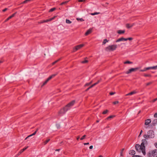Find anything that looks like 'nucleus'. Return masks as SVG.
Instances as JSON below:
<instances>
[{"instance_id": "de8ad7c7", "label": "nucleus", "mask_w": 157, "mask_h": 157, "mask_svg": "<svg viewBox=\"0 0 157 157\" xmlns=\"http://www.w3.org/2000/svg\"><path fill=\"white\" fill-rule=\"evenodd\" d=\"M133 39V38L132 37H129L128 38V40H131Z\"/></svg>"}, {"instance_id": "052dcab7", "label": "nucleus", "mask_w": 157, "mask_h": 157, "mask_svg": "<svg viewBox=\"0 0 157 157\" xmlns=\"http://www.w3.org/2000/svg\"><path fill=\"white\" fill-rule=\"evenodd\" d=\"M156 100H157V98H155V99H154L153 101L154 102V101H156Z\"/></svg>"}, {"instance_id": "2f4dec72", "label": "nucleus", "mask_w": 157, "mask_h": 157, "mask_svg": "<svg viewBox=\"0 0 157 157\" xmlns=\"http://www.w3.org/2000/svg\"><path fill=\"white\" fill-rule=\"evenodd\" d=\"M108 110L107 109H106L105 110H104L102 113V114H106L108 112Z\"/></svg>"}, {"instance_id": "864d4df0", "label": "nucleus", "mask_w": 157, "mask_h": 157, "mask_svg": "<svg viewBox=\"0 0 157 157\" xmlns=\"http://www.w3.org/2000/svg\"><path fill=\"white\" fill-rule=\"evenodd\" d=\"M101 81V79L99 80L96 83H97V84L100 82Z\"/></svg>"}, {"instance_id": "5fc2aeb1", "label": "nucleus", "mask_w": 157, "mask_h": 157, "mask_svg": "<svg viewBox=\"0 0 157 157\" xmlns=\"http://www.w3.org/2000/svg\"><path fill=\"white\" fill-rule=\"evenodd\" d=\"M36 132L35 131L33 134H32V135L33 136L34 135L36 134Z\"/></svg>"}, {"instance_id": "a18cd8bd", "label": "nucleus", "mask_w": 157, "mask_h": 157, "mask_svg": "<svg viewBox=\"0 0 157 157\" xmlns=\"http://www.w3.org/2000/svg\"><path fill=\"white\" fill-rule=\"evenodd\" d=\"M97 84V83H96L95 82V83H94V84H93L92 85H91V87H94V86H95Z\"/></svg>"}, {"instance_id": "f03ea898", "label": "nucleus", "mask_w": 157, "mask_h": 157, "mask_svg": "<svg viewBox=\"0 0 157 157\" xmlns=\"http://www.w3.org/2000/svg\"><path fill=\"white\" fill-rule=\"evenodd\" d=\"M144 137L145 139L149 138H153L154 137V131L152 130H150L147 132V134H145L143 136Z\"/></svg>"}, {"instance_id": "37998d69", "label": "nucleus", "mask_w": 157, "mask_h": 157, "mask_svg": "<svg viewBox=\"0 0 157 157\" xmlns=\"http://www.w3.org/2000/svg\"><path fill=\"white\" fill-rule=\"evenodd\" d=\"M152 82H149L148 83H147V84H146V86H149V85L151 84V83H152Z\"/></svg>"}, {"instance_id": "4d7b16f0", "label": "nucleus", "mask_w": 157, "mask_h": 157, "mask_svg": "<svg viewBox=\"0 0 157 157\" xmlns=\"http://www.w3.org/2000/svg\"><path fill=\"white\" fill-rule=\"evenodd\" d=\"M80 138V136H78L77 137V140H78Z\"/></svg>"}, {"instance_id": "58836bf2", "label": "nucleus", "mask_w": 157, "mask_h": 157, "mask_svg": "<svg viewBox=\"0 0 157 157\" xmlns=\"http://www.w3.org/2000/svg\"><path fill=\"white\" fill-rule=\"evenodd\" d=\"M92 88V87H91V86L89 87L86 90H85V91H87L90 89Z\"/></svg>"}, {"instance_id": "ddd939ff", "label": "nucleus", "mask_w": 157, "mask_h": 157, "mask_svg": "<svg viewBox=\"0 0 157 157\" xmlns=\"http://www.w3.org/2000/svg\"><path fill=\"white\" fill-rule=\"evenodd\" d=\"M135 25L134 23H133L132 24L127 23L126 25V27L127 29H130L131 28L133 25Z\"/></svg>"}, {"instance_id": "72a5a7b5", "label": "nucleus", "mask_w": 157, "mask_h": 157, "mask_svg": "<svg viewBox=\"0 0 157 157\" xmlns=\"http://www.w3.org/2000/svg\"><path fill=\"white\" fill-rule=\"evenodd\" d=\"M86 135H83L80 139V140H82L84 139L86 137Z\"/></svg>"}, {"instance_id": "0eeeda50", "label": "nucleus", "mask_w": 157, "mask_h": 157, "mask_svg": "<svg viewBox=\"0 0 157 157\" xmlns=\"http://www.w3.org/2000/svg\"><path fill=\"white\" fill-rule=\"evenodd\" d=\"M139 69V68L138 67H136L135 68H131L129 69L128 71H127L125 73L128 74L130 73H131L132 72H135L137 70Z\"/></svg>"}, {"instance_id": "1a4fd4ad", "label": "nucleus", "mask_w": 157, "mask_h": 157, "mask_svg": "<svg viewBox=\"0 0 157 157\" xmlns=\"http://www.w3.org/2000/svg\"><path fill=\"white\" fill-rule=\"evenodd\" d=\"M157 124V119H155L152 121L150 126L151 128H153Z\"/></svg>"}, {"instance_id": "393cba45", "label": "nucleus", "mask_w": 157, "mask_h": 157, "mask_svg": "<svg viewBox=\"0 0 157 157\" xmlns=\"http://www.w3.org/2000/svg\"><path fill=\"white\" fill-rule=\"evenodd\" d=\"M32 0H25L23 2H22V4H25L26 3H27L31 1H32Z\"/></svg>"}, {"instance_id": "3c124183", "label": "nucleus", "mask_w": 157, "mask_h": 157, "mask_svg": "<svg viewBox=\"0 0 157 157\" xmlns=\"http://www.w3.org/2000/svg\"><path fill=\"white\" fill-rule=\"evenodd\" d=\"M89 144V143L88 142L86 143H83V144H84V145H88V144Z\"/></svg>"}, {"instance_id": "bb28decb", "label": "nucleus", "mask_w": 157, "mask_h": 157, "mask_svg": "<svg viewBox=\"0 0 157 157\" xmlns=\"http://www.w3.org/2000/svg\"><path fill=\"white\" fill-rule=\"evenodd\" d=\"M115 117L114 116H113V115H111V116H109L107 118H106V119L107 120H109L110 119H111V118H113V117Z\"/></svg>"}, {"instance_id": "20e7f679", "label": "nucleus", "mask_w": 157, "mask_h": 157, "mask_svg": "<svg viewBox=\"0 0 157 157\" xmlns=\"http://www.w3.org/2000/svg\"><path fill=\"white\" fill-rule=\"evenodd\" d=\"M147 156L148 157H157V152L156 149L154 150L151 151H150L147 154Z\"/></svg>"}, {"instance_id": "69168bd1", "label": "nucleus", "mask_w": 157, "mask_h": 157, "mask_svg": "<svg viewBox=\"0 0 157 157\" xmlns=\"http://www.w3.org/2000/svg\"><path fill=\"white\" fill-rule=\"evenodd\" d=\"M96 122L97 123H98L99 122V120H97V121H96Z\"/></svg>"}, {"instance_id": "39448f33", "label": "nucleus", "mask_w": 157, "mask_h": 157, "mask_svg": "<svg viewBox=\"0 0 157 157\" xmlns=\"http://www.w3.org/2000/svg\"><path fill=\"white\" fill-rule=\"evenodd\" d=\"M58 74V73H56V74H54L51 75L47 79L45 80V81L43 83V84L42 85V86H43L46 85L47 83L51 79L55 77Z\"/></svg>"}, {"instance_id": "b1692460", "label": "nucleus", "mask_w": 157, "mask_h": 157, "mask_svg": "<svg viewBox=\"0 0 157 157\" xmlns=\"http://www.w3.org/2000/svg\"><path fill=\"white\" fill-rule=\"evenodd\" d=\"M109 40H108L107 39H105L103 40L102 42V44H105L106 42H108Z\"/></svg>"}, {"instance_id": "09e8293b", "label": "nucleus", "mask_w": 157, "mask_h": 157, "mask_svg": "<svg viewBox=\"0 0 157 157\" xmlns=\"http://www.w3.org/2000/svg\"><path fill=\"white\" fill-rule=\"evenodd\" d=\"M8 9L7 8H5V9H4L2 10V11L3 12H5Z\"/></svg>"}, {"instance_id": "f3484780", "label": "nucleus", "mask_w": 157, "mask_h": 157, "mask_svg": "<svg viewBox=\"0 0 157 157\" xmlns=\"http://www.w3.org/2000/svg\"><path fill=\"white\" fill-rule=\"evenodd\" d=\"M28 146H27L26 147H25L24 148H23V149H21L20 150V151L19 152V153H20V154H21V153H22L24 151H25V150H26L28 147Z\"/></svg>"}, {"instance_id": "7ed1b4c3", "label": "nucleus", "mask_w": 157, "mask_h": 157, "mask_svg": "<svg viewBox=\"0 0 157 157\" xmlns=\"http://www.w3.org/2000/svg\"><path fill=\"white\" fill-rule=\"evenodd\" d=\"M117 48V45L116 44H113L109 45L106 48V50L107 51H113L115 50Z\"/></svg>"}, {"instance_id": "c756f323", "label": "nucleus", "mask_w": 157, "mask_h": 157, "mask_svg": "<svg viewBox=\"0 0 157 157\" xmlns=\"http://www.w3.org/2000/svg\"><path fill=\"white\" fill-rule=\"evenodd\" d=\"M76 19L78 21H84V20L82 18H77Z\"/></svg>"}, {"instance_id": "603ef678", "label": "nucleus", "mask_w": 157, "mask_h": 157, "mask_svg": "<svg viewBox=\"0 0 157 157\" xmlns=\"http://www.w3.org/2000/svg\"><path fill=\"white\" fill-rule=\"evenodd\" d=\"M128 40V38H125L123 37V41H127Z\"/></svg>"}, {"instance_id": "412c9836", "label": "nucleus", "mask_w": 157, "mask_h": 157, "mask_svg": "<svg viewBox=\"0 0 157 157\" xmlns=\"http://www.w3.org/2000/svg\"><path fill=\"white\" fill-rule=\"evenodd\" d=\"M123 41V37H121V38H119V39L115 41V42H119L120 41Z\"/></svg>"}, {"instance_id": "423d86ee", "label": "nucleus", "mask_w": 157, "mask_h": 157, "mask_svg": "<svg viewBox=\"0 0 157 157\" xmlns=\"http://www.w3.org/2000/svg\"><path fill=\"white\" fill-rule=\"evenodd\" d=\"M157 69V65L153 67H145L143 69L140 70V71L141 72H144L146 71L147 70L149 69Z\"/></svg>"}, {"instance_id": "4468645a", "label": "nucleus", "mask_w": 157, "mask_h": 157, "mask_svg": "<svg viewBox=\"0 0 157 157\" xmlns=\"http://www.w3.org/2000/svg\"><path fill=\"white\" fill-rule=\"evenodd\" d=\"M151 122V120L150 119H147L145 121L144 124L146 125L149 124Z\"/></svg>"}, {"instance_id": "6e6d98bb", "label": "nucleus", "mask_w": 157, "mask_h": 157, "mask_svg": "<svg viewBox=\"0 0 157 157\" xmlns=\"http://www.w3.org/2000/svg\"><path fill=\"white\" fill-rule=\"evenodd\" d=\"M93 148V146L92 145H91L90 146V147H89V148L90 149H92Z\"/></svg>"}, {"instance_id": "ea45409f", "label": "nucleus", "mask_w": 157, "mask_h": 157, "mask_svg": "<svg viewBox=\"0 0 157 157\" xmlns=\"http://www.w3.org/2000/svg\"><path fill=\"white\" fill-rule=\"evenodd\" d=\"M144 76L146 77H150V75L147 74H144Z\"/></svg>"}, {"instance_id": "6ab92c4d", "label": "nucleus", "mask_w": 157, "mask_h": 157, "mask_svg": "<svg viewBox=\"0 0 157 157\" xmlns=\"http://www.w3.org/2000/svg\"><path fill=\"white\" fill-rule=\"evenodd\" d=\"M136 92L135 91H132L128 94H127L126 95L127 96H128V95H132V94H135V93H136Z\"/></svg>"}, {"instance_id": "8fccbe9b", "label": "nucleus", "mask_w": 157, "mask_h": 157, "mask_svg": "<svg viewBox=\"0 0 157 157\" xmlns=\"http://www.w3.org/2000/svg\"><path fill=\"white\" fill-rule=\"evenodd\" d=\"M85 0H78V1L79 2H83L85 1Z\"/></svg>"}, {"instance_id": "bf43d9fd", "label": "nucleus", "mask_w": 157, "mask_h": 157, "mask_svg": "<svg viewBox=\"0 0 157 157\" xmlns=\"http://www.w3.org/2000/svg\"><path fill=\"white\" fill-rule=\"evenodd\" d=\"M122 151H121V152H120V155L121 156H122L123 155V154H122Z\"/></svg>"}, {"instance_id": "f257e3e1", "label": "nucleus", "mask_w": 157, "mask_h": 157, "mask_svg": "<svg viewBox=\"0 0 157 157\" xmlns=\"http://www.w3.org/2000/svg\"><path fill=\"white\" fill-rule=\"evenodd\" d=\"M75 102V100H73L63 108L61 109L58 112L59 115V116H61L65 114L66 112L70 109L71 107L74 105Z\"/></svg>"}, {"instance_id": "dca6fc26", "label": "nucleus", "mask_w": 157, "mask_h": 157, "mask_svg": "<svg viewBox=\"0 0 157 157\" xmlns=\"http://www.w3.org/2000/svg\"><path fill=\"white\" fill-rule=\"evenodd\" d=\"M145 147H142L141 148V150L142 152L143 153V154L144 155H146V152L145 151Z\"/></svg>"}, {"instance_id": "c9c22d12", "label": "nucleus", "mask_w": 157, "mask_h": 157, "mask_svg": "<svg viewBox=\"0 0 157 157\" xmlns=\"http://www.w3.org/2000/svg\"><path fill=\"white\" fill-rule=\"evenodd\" d=\"M88 62V61L87 60L85 59L84 60L82 61L81 62L82 63H87Z\"/></svg>"}, {"instance_id": "49530a36", "label": "nucleus", "mask_w": 157, "mask_h": 157, "mask_svg": "<svg viewBox=\"0 0 157 157\" xmlns=\"http://www.w3.org/2000/svg\"><path fill=\"white\" fill-rule=\"evenodd\" d=\"M154 117L155 118H157V113H156L154 114Z\"/></svg>"}, {"instance_id": "9d476101", "label": "nucleus", "mask_w": 157, "mask_h": 157, "mask_svg": "<svg viewBox=\"0 0 157 157\" xmlns=\"http://www.w3.org/2000/svg\"><path fill=\"white\" fill-rule=\"evenodd\" d=\"M135 147L136 150L137 151H138V152H140L141 150L142 147L141 145H140L139 144H136L135 145Z\"/></svg>"}, {"instance_id": "c03bdc74", "label": "nucleus", "mask_w": 157, "mask_h": 157, "mask_svg": "<svg viewBox=\"0 0 157 157\" xmlns=\"http://www.w3.org/2000/svg\"><path fill=\"white\" fill-rule=\"evenodd\" d=\"M33 135H32V134L29 136H27L25 139V140H26V139H28L29 137L33 136Z\"/></svg>"}, {"instance_id": "473e14b6", "label": "nucleus", "mask_w": 157, "mask_h": 157, "mask_svg": "<svg viewBox=\"0 0 157 157\" xmlns=\"http://www.w3.org/2000/svg\"><path fill=\"white\" fill-rule=\"evenodd\" d=\"M50 140V139H48L45 141L44 142V144H46Z\"/></svg>"}, {"instance_id": "aec40b11", "label": "nucleus", "mask_w": 157, "mask_h": 157, "mask_svg": "<svg viewBox=\"0 0 157 157\" xmlns=\"http://www.w3.org/2000/svg\"><path fill=\"white\" fill-rule=\"evenodd\" d=\"M130 152L129 154H131L132 155H134L136 153L135 151L133 150H131L130 151Z\"/></svg>"}, {"instance_id": "13d9d810", "label": "nucleus", "mask_w": 157, "mask_h": 157, "mask_svg": "<svg viewBox=\"0 0 157 157\" xmlns=\"http://www.w3.org/2000/svg\"><path fill=\"white\" fill-rule=\"evenodd\" d=\"M60 150V149H56L55 150V151H59Z\"/></svg>"}, {"instance_id": "4be33fe9", "label": "nucleus", "mask_w": 157, "mask_h": 157, "mask_svg": "<svg viewBox=\"0 0 157 157\" xmlns=\"http://www.w3.org/2000/svg\"><path fill=\"white\" fill-rule=\"evenodd\" d=\"M49 21V19H48L45 20H43L42 21H41V22H40V23H44L47 22Z\"/></svg>"}, {"instance_id": "338daca9", "label": "nucleus", "mask_w": 157, "mask_h": 157, "mask_svg": "<svg viewBox=\"0 0 157 157\" xmlns=\"http://www.w3.org/2000/svg\"><path fill=\"white\" fill-rule=\"evenodd\" d=\"M124 148H123V149H122V150H121V151H122V152H123V151H124Z\"/></svg>"}, {"instance_id": "2eb2a0df", "label": "nucleus", "mask_w": 157, "mask_h": 157, "mask_svg": "<svg viewBox=\"0 0 157 157\" xmlns=\"http://www.w3.org/2000/svg\"><path fill=\"white\" fill-rule=\"evenodd\" d=\"M92 32V29H90L88 30L85 33V35L86 36H87L89 34H90Z\"/></svg>"}, {"instance_id": "79ce46f5", "label": "nucleus", "mask_w": 157, "mask_h": 157, "mask_svg": "<svg viewBox=\"0 0 157 157\" xmlns=\"http://www.w3.org/2000/svg\"><path fill=\"white\" fill-rule=\"evenodd\" d=\"M115 94V92H111L109 93V94L111 95H113Z\"/></svg>"}, {"instance_id": "cd10ccee", "label": "nucleus", "mask_w": 157, "mask_h": 157, "mask_svg": "<svg viewBox=\"0 0 157 157\" xmlns=\"http://www.w3.org/2000/svg\"><path fill=\"white\" fill-rule=\"evenodd\" d=\"M68 2V1H66L65 2H62L60 4V5H63L65 4H67Z\"/></svg>"}, {"instance_id": "774afa93", "label": "nucleus", "mask_w": 157, "mask_h": 157, "mask_svg": "<svg viewBox=\"0 0 157 157\" xmlns=\"http://www.w3.org/2000/svg\"><path fill=\"white\" fill-rule=\"evenodd\" d=\"M99 157H103L102 155H100Z\"/></svg>"}, {"instance_id": "0e129e2a", "label": "nucleus", "mask_w": 157, "mask_h": 157, "mask_svg": "<svg viewBox=\"0 0 157 157\" xmlns=\"http://www.w3.org/2000/svg\"><path fill=\"white\" fill-rule=\"evenodd\" d=\"M39 130V128H37L36 129V131H35V132H36V133Z\"/></svg>"}, {"instance_id": "5701e85b", "label": "nucleus", "mask_w": 157, "mask_h": 157, "mask_svg": "<svg viewBox=\"0 0 157 157\" xmlns=\"http://www.w3.org/2000/svg\"><path fill=\"white\" fill-rule=\"evenodd\" d=\"M124 64H132L133 62H131L130 61H126L124 62Z\"/></svg>"}, {"instance_id": "a878e982", "label": "nucleus", "mask_w": 157, "mask_h": 157, "mask_svg": "<svg viewBox=\"0 0 157 157\" xmlns=\"http://www.w3.org/2000/svg\"><path fill=\"white\" fill-rule=\"evenodd\" d=\"M66 22L67 24H70L72 23V21L68 19H66Z\"/></svg>"}, {"instance_id": "a211bd4d", "label": "nucleus", "mask_w": 157, "mask_h": 157, "mask_svg": "<svg viewBox=\"0 0 157 157\" xmlns=\"http://www.w3.org/2000/svg\"><path fill=\"white\" fill-rule=\"evenodd\" d=\"M125 32V31L124 30H118L117 33L119 34H121L123 33H124Z\"/></svg>"}, {"instance_id": "7c9ffc66", "label": "nucleus", "mask_w": 157, "mask_h": 157, "mask_svg": "<svg viewBox=\"0 0 157 157\" xmlns=\"http://www.w3.org/2000/svg\"><path fill=\"white\" fill-rule=\"evenodd\" d=\"M100 13L99 12H94V13H91V15H97L99 14Z\"/></svg>"}, {"instance_id": "6e6552de", "label": "nucleus", "mask_w": 157, "mask_h": 157, "mask_svg": "<svg viewBox=\"0 0 157 157\" xmlns=\"http://www.w3.org/2000/svg\"><path fill=\"white\" fill-rule=\"evenodd\" d=\"M84 46V44H80L77 46H75L74 48V51L75 52L78 50L80 49L82 47Z\"/></svg>"}, {"instance_id": "c85d7f7f", "label": "nucleus", "mask_w": 157, "mask_h": 157, "mask_svg": "<svg viewBox=\"0 0 157 157\" xmlns=\"http://www.w3.org/2000/svg\"><path fill=\"white\" fill-rule=\"evenodd\" d=\"M56 9V8H52L49 10V12H52L53 11H54Z\"/></svg>"}, {"instance_id": "f704fd0d", "label": "nucleus", "mask_w": 157, "mask_h": 157, "mask_svg": "<svg viewBox=\"0 0 157 157\" xmlns=\"http://www.w3.org/2000/svg\"><path fill=\"white\" fill-rule=\"evenodd\" d=\"M60 59H58V60L55 61H54V62L52 63V64L53 65L55 64V63H57L60 60Z\"/></svg>"}, {"instance_id": "f8f14e48", "label": "nucleus", "mask_w": 157, "mask_h": 157, "mask_svg": "<svg viewBox=\"0 0 157 157\" xmlns=\"http://www.w3.org/2000/svg\"><path fill=\"white\" fill-rule=\"evenodd\" d=\"M17 12H16L14 13L11 16H9L7 18H6L4 21V22H6L7 21L9 20L12 18V17H13L15 14H16Z\"/></svg>"}, {"instance_id": "4c0bfd02", "label": "nucleus", "mask_w": 157, "mask_h": 157, "mask_svg": "<svg viewBox=\"0 0 157 157\" xmlns=\"http://www.w3.org/2000/svg\"><path fill=\"white\" fill-rule=\"evenodd\" d=\"M55 17H56L54 16V17H52V18H51L49 19V21H51L54 20Z\"/></svg>"}, {"instance_id": "9b49d317", "label": "nucleus", "mask_w": 157, "mask_h": 157, "mask_svg": "<svg viewBox=\"0 0 157 157\" xmlns=\"http://www.w3.org/2000/svg\"><path fill=\"white\" fill-rule=\"evenodd\" d=\"M146 139H143L142 140V143L141 144V145L142 147H145V145H147V142L146 140Z\"/></svg>"}, {"instance_id": "e433bc0d", "label": "nucleus", "mask_w": 157, "mask_h": 157, "mask_svg": "<svg viewBox=\"0 0 157 157\" xmlns=\"http://www.w3.org/2000/svg\"><path fill=\"white\" fill-rule=\"evenodd\" d=\"M119 103V101H116L113 102V104L114 105H116L117 104H118Z\"/></svg>"}, {"instance_id": "a19ab883", "label": "nucleus", "mask_w": 157, "mask_h": 157, "mask_svg": "<svg viewBox=\"0 0 157 157\" xmlns=\"http://www.w3.org/2000/svg\"><path fill=\"white\" fill-rule=\"evenodd\" d=\"M90 83H86L85 85V86H89V85H90Z\"/></svg>"}, {"instance_id": "e2e57ef3", "label": "nucleus", "mask_w": 157, "mask_h": 157, "mask_svg": "<svg viewBox=\"0 0 157 157\" xmlns=\"http://www.w3.org/2000/svg\"><path fill=\"white\" fill-rule=\"evenodd\" d=\"M155 146L157 148V143H155Z\"/></svg>"}, {"instance_id": "680f3d73", "label": "nucleus", "mask_w": 157, "mask_h": 157, "mask_svg": "<svg viewBox=\"0 0 157 157\" xmlns=\"http://www.w3.org/2000/svg\"><path fill=\"white\" fill-rule=\"evenodd\" d=\"M143 132V130H141L140 132V135H141L142 132Z\"/></svg>"}]
</instances>
